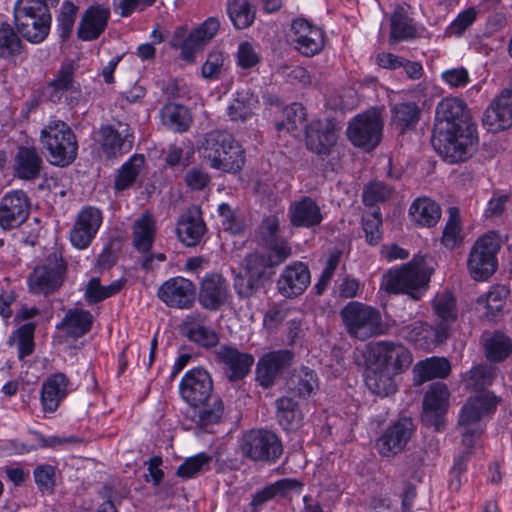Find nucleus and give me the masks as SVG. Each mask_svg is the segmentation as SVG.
I'll use <instances>...</instances> for the list:
<instances>
[{"instance_id": "de8ad7c7", "label": "nucleus", "mask_w": 512, "mask_h": 512, "mask_svg": "<svg viewBox=\"0 0 512 512\" xmlns=\"http://www.w3.org/2000/svg\"><path fill=\"white\" fill-rule=\"evenodd\" d=\"M144 162L143 155L135 154L122 164L115 176L114 189L123 191L130 188L136 181Z\"/></svg>"}, {"instance_id": "a19ab883", "label": "nucleus", "mask_w": 512, "mask_h": 512, "mask_svg": "<svg viewBox=\"0 0 512 512\" xmlns=\"http://www.w3.org/2000/svg\"><path fill=\"white\" fill-rule=\"evenodd\" d=\"M206 231V225L197 212L182 215L177 226V234L182 243L195 246Z\"/></svg>"}, {"instance_id": "a211bd4d", "label": "nucleus", "mask_w": 512, "mask_h": 512, "mask_svg": "<svg viewBox=\"0 0 512 512\" xmlns=\"http://www.w3.org/2000/svg\"><path fill=\"white\" fill-rule=\"evenodd\" d=\"M414 429L408 417L400 418L377 439L376 449L383 457L391 458L400 453L407 445Z\"/></svg>"}, {"instance_id": "c756f323", "label": "nucleus", "mask_w": 512, "mask_h": 512, "mask_svg": "<svg viewBox=\"0 0 512 512\" xmlns=\"http://www.w3.org/2000/svg\"><path fill=\"white\" fill-rule=\"evenodd\" d=\"M206 316L199 312L187 315L182 322V331L187 338L205 348L214 347L219 342L218 334L204 325Z\"/></svg>"}, {"instance_id": "680f3d73", "label": "nucleus", "mask_w": 512, "mask_h": 512, "mask_svg": "<svg viewBox=\"0 0 512 512\" xmlns=\"http://www.w3.org/2000/svg\"><path fill=\"white\" fill-rule=\"evenodd\" d=\"M77 11L78 7L74 3L70 1L62 3L60 13L57 16V25L59 35L63 41L68 39L72 33Z\"/></svg>"}, {"instance_id": "473e14b6", "label": "nucleus", "mask_w": 512, "mask_h": 512, "mask_svg": "<svg viewBox=\"0 0 512 512\" xmlns=\"http://www.w3.org/2000/svg\"><path fill=\"white\" fill-rule=\"evenodd\" d=\"M76 91L74 67L71 63H63L57 71L55 78L43 88L44 96L54 104L61 102L67 93Z\"/></svg>"}, {"instance_id": "6e6552de", "label": "nucleus", "mask_w": 512, "mask_h": 512, "mask_svg": "<svg viewBox=\"0 0 512 512\" xmlns=\"http://www.w3.org/2000/svg\"><path fill=\"white\" fill-rule=\"evenodd\" d=\"M278 262L272 258H243L241 271L235 276L234 288L242 299L251 298L260 288L262 280L270 279Z\"/></svg>"}, {"instance_id": "ddd939ff", "label": "nucleus", "mask_w": 512, "mask_h": 512, "mask_svg": "<svg viewBox=\"0 0 512 512\" xmlns=\"http://www.w3.org/2000/svg\"><path fill=\"white\" fill-rule=\"evenodd\" d=\"M179 394L190 407H199L211 399L215 395L210 373L202 367L187 371L180 381Z\"/></svg>"}, {"instance_id": "c85d7f7f", "label": "nucleus", "mask_w": 512, "mask_h": 512, "mask_svg": "<svg viewBox=\"0 0 512 512\" xmlns=\"http://www.w3.org/2000/svg\"><path fill=\"white\" fill-rule=\"evenodd\" d=\"M232 134L223 130H213L205 134L201 143V152L208 160L210 167H229L233 168V161L223 162L220 158L224 148H231Z\"/></svg>"}, {"instance_id": "0eeeda50", "label": "nucleus", "mask_w": 512, "mask_h": 512, "mask_svg": "<svg viewBox=\"0 0 512 512\" xmlns=\"http://www.w3.org/2000/svg\"><path fill=\"white\" fill-rule=\"evenodd\" d=\"M239 447L242 456L253 462L272 464L283 454L280 438L267 429H251L244 432Z\"/></svg>"}, {"instance_id": "338daca9", "label": "nucleus", "mask_w": 512, "mask_h": 512, "mask_svg": "<svg viewBox=\"0 0 512 512\" xmlns=\"http://www.w3.org/2000/svg\"><path fill=\"white\" fill-rule=\"evenodd\" d=\"M261 56L250 42H241L237 50V65L249 70L259 64Z\"/></svg>"}, {"instance_id": "ea45409f", "label": "nucleus", "mask_w": 512, "mask_h": 512, "mask_svg": "<svg viewBox=\"0 0 512 512\" xmlns=\"http://www.w3.org/2000/svg\"><path fill=\"white\" fill-rule=\"evenodd\" d=\"M420 115L421 110L416 103H397L391 108V124L401 134H404L416 127Z\"/></svg>"}, {"instance_id": "a878e982", "label": "nucleus", "mask_w": 512, "mask_h": 512, "mask_svg": "<svg viewBox=\"0 0 512 512\" xmlns=\"http://www.w3.org/2000/svg\"><path fill=\"white\" fill-rule=\"evenodd\" d=\"M44 161L35 147L19 146L14 156V176L24 181H34L41 177Z\"/></svg>"}, {"instance_id": "69168bd1", "label": "nucleus", "mask_w": 512, "mask_h": 512, "mask_svg": "<svg viewBox=\"0 0 512 512\" xmlns=\"http://www.w3.org/2000/svg\"><path fill=\"white\" fill-rule=\"evenodd\" d=\"M477 16L478 11L474 7L461 11L446 28V35L461 36L476 21Z\"/></svg>"}, {"instance_id": "f257e3e1", "label": "nucleus", "mask_w": 512, "mask_h": 512, "mask_svg": "<svg viewBox=\"0 0 512 512\" xmlns=\"http://www.w3.org/2000/svg\"><path fill=\"white\" fill-rule=\"evenodd\" d=\"M478 131L466 103L446 97L436 106L431 144L447 162L469 159L477 149Z\"/></svg>"}, {"instance_id": "72a5a7b5", "label": "nucleus", "mask_w": 512, "mask_h": 512, "mask_svg": "<svg viewBox=\"0 0 512 512\" xmlns=\"http://www.w3.org/2000/svg\"><path fill=\"white\" fill-rule=\"evenodd\" d=\"M408 214L417 226L432 228L440 221L442 209L435 200L429 197H418L411 203Z\"/></svg>"}, {"instance_id": "58836bf2", "label": "nucleus", "mask_w": 512, "mask_h": 512, "mask_svg": "<svg viewBox=\"0 0 512 512\" xmlns=\"http://www.w3.org/2000/svg\"><path fill=\"white\" fill-rule=\"evenodd\" d=\"M450 371V363L445 358L432 357L420 361L413 369L414 384L421 385L434 378H445Z\"/></svg>"}, {"instance_id": "7ed1b4c3", "label": "nucleus", "mask_w": 512, "mask_h": 512, "mask_svg": "<svg viewBox=\"0 0 512 512\" xmlns=\"http://www.w3.org/2000/svg\"><path fill=\"white\" fill-rule=\"evenodd\" d=\"M434 266L425 258H413L399 269H391L385 275V289L389 293L407 294L412 300L418 301L429 288Z\"/></svg>"}, {"instance_id": "393cba45", "label": "nucleus", "mask_w": 512, "mask_h": 512, "mask_svg": "<svg viewBox=\"0 0 512 512\" xmlns=\"http://www.w3.org/2000/svg\"><path fill=\"white\" fill-rule=\"evenodd\" d=\"M217 360L223 365L224 373L230 381L243 379L254 363L253 355L222 345L216 350Z\"/></svg>"}, {"instance_id": "603ef678", "label": "nucleus", "mask_w": 512, "mask_h": 512, "mask_svg": "<svg viewBox=\"0 0 512 512\" xmlns=\"http://www.w3.org/2000/svg\"><path fill=\"white\" fill-rule=\"evenodd\" d=\"M317 387V375L308 367H301L295 371L289 382L290 392L301 398L310 396Z\"/></svg>"}, {"instance_id": "5701e85b", "label": "nucleus", "mask_w": 512, "mask_h": 512, "mask_svg": "<svg viewBox=\"0 0 512 512\" xmlns=\"http://www.w3.org/2000/svg\"><path fill=\"white\" fill-rule=\"evenodd\" d=\"M405 337L421 349H430L433 346L445 343L450 337L446 326L436 324L432 326L427 322L415 321L402 328Z\"/></svg>"}, {"instance_id": "aec40b11", "label": "nucleus", "mask_w": 512, "mask_h": 512, "mask_svg": "<svg viewBox=\"0 0 512 512\" xmlns=\"http://www.w3.org/2000/svg\"><path fill=\"white\" fill-rule=\"evenodd\" d=\"M337 139L335 124L328 119L312 121L306 128L307 149L322 158L331 155Z\"/></svg>"}, {"instance_id": "bb28decb", "label": "nucleus", "mask_w": 512, "mask_h": 512, "mask_svg": "<svg viewBox=\"0 0 512 512\" xmlns=\"http://www.w3.org/2000/svg\"><path fill=\"white\" fill-rule=\"evenodd\" d=\"M69 378L62 372L49 375L42 383L41 405L45 412H55L68 395Z\"/></svg>"}, {"instance_id": "dca6fc26", "label": "nucleus", "mask_w": 512, "mask_h": 512, "mask_svg": "<svg viewBox=\"0 0 512 512\" xmlns=\"http://www.w3.org/2000/svg\"><path fill=\"white\" fill-rule=\"evenodd\" d=\"M157 295L168 307L189 309L196 298V287L184 277H172L159 287Z\"/></svg>"}, {"instance_id": "f704fd0d", "label": "nucleus", "mask_w": 512, "mask_h": 512, "mask_svg": "<svg viewBox=\"0 0 512 512\" xmlns=\"http://www.w3.org/2000/svg\"><path fill=\"white\" fill-rule=\"evenodd\" d=\"M187 412L189 417L198 427L208 429L210 426L220 423L224 414L222 399L215 395L199 407H190Z\"/></svg>"}, {"instance_id": "4d7b16f0", "label": "nucleus", "mask_w": 512, "mask_h": 512, "mask_svg": "<svg viewBox=\"0 0 512 512\" xmlns=\"http://www.w3.org/2000/svg\"><path fill=\"white\" fill-rule=\"evenodd\" d=\"M212 456L205 453H198L192 457L187 458L176 471L177 476L183 479L193 478L210 468Z\"/></svg>"}, {"instance_id": "4468645a", "label": "nucleus", "mask_w": 512, "mask_h": 512, "mask_svg": "<svg viewBox=\"0 0 512 512\" xmlns=\"http://www.w3.org/2000/svg\"><path fill=\"white\" fill-rule=\"evenodd\" d=\"M449 390L442 382L432 383L423 398L422 422L439 431L449 407Z\"/></svg>"}, {"instance_id": "a18cd8bd", "label": "nucleus", "mask_w": 512, "mask_h": 512, "mask_svg": "<svg viewBox=\"0 0 512 512\" xmlns=\"http://www.w3.org/2000/svg\"><path fill=\"white\" fill-rule=\"evenodd\" d=\"M508 294L509 290L505 286H494L477 299L478 309L483 310V314L489 320H493L502 311Z\"/></svg>"}, {"instance_id": "7c9ffc66", "label": "nucleus", "mask_w": 512, "mask_h": 512, "mask_svg": "<svg viewBox=\"0 0 512 512\" xmlns=\"http://www.w3.org/2000/svg\"><path fill=\"white\" fill-rule=\"evenodd\" d=\"M288 215L294 227L313 228L323 220L319 205L308 196L293 202L289 207Z\"/></svg>"}, {"instance_id": "3c124183", "label": "nucleus", "mask_w": 512, "mask_h": 512, "mask_svg": "<svg viewBox=\"0 0 512 512\" xmlns=\"http://www.w3.org/2000/svg\"><path fill=\"white\" fill-rule=\"evenodd\" d=\"M18 31L8 23L0 25V59H13L19 56L23 51V43L19 37Z\"/></svg>"}, {"instance_id": "864d4df0", "label": "nucleus", "mask_w": 512, "mask_h": 512, "mask_svg": "<svg viewBox=\"0 0 512 512\" xmlns=\"http://www.w3.org/2000/svg\"><path fill=\"white\" fill-rule=\"evenodd\" d=\"M503 242L504 238L498 231H488L476 239L469 256H496Z\"/></svg>"}, {"instance_id": "39448f33", "label": "nucleus", "mask_w": 512, "mask_h": 512, "mask_svg": "<svg viewBox=\"0 0 512 512\" xmlns=\"http://www.w3.org/2000/svg\"><path fill=\"white\" fill-rule=\"evenodd\" d=\"M40 142L47 151L50 164L57 167L69 166L77 157L78 143L70 126L57 119H52L43 127Z\"/></svg>"}, {"instance_id": "20e7f679", "label": "nucleus", "mask_w": 512, "mask_h": 512, "mask_svg": "<svg viewBox=\"0 0 512 512\" xmlns=\"http://www.w3.org/2000/svg\"><path fill=\"white\" fill-rule=\"evenodd\" d=\"M51 8L52 6L42 0H17L13 17L18 33L32 44L43 42L51 28Z\"/></svg>"}, {"instance_id": "2f4dec72", "label": "nucleus", "mask_w": 512, "mask_h": 512, "mask_svg": "<svg viewBox=\"0 0 512 512\" xmlns=\"http://www.w3.org/2000/svg\"><path fill=\"white\" fill-rule=\"evenodd\" d=\"M159 118L166 130L178 134L187 132L193 123L189 108L174 102H168L161 107Z\"/></svg>"}, {"instance_id": "e2e57ef3", "label": "nucleus", "mask_w": 512, "mask_h": 512, "mask_svg": "<svg viewBox=\"0 0 512 512\" xmlns=\"http://www.w3.org/2000/svg\"><path fill=\"white\" fill-rule=\"evenodd\" d=\"M223 162L233 161V168L229 167H214V169L221 170L226 173H237L241 171L245 163V150L232 136L231 148H224L220 156ZM232 165V163L230 164Z\"/></svg>"}, {"instance_id": "0e129e2a", "label": "nucleus", "mask_w": 512, "mask_h": 512, "mask_svg": "<svg viewBox=\"0 0 512 512\" xmlns=\"http://www.w3.org/2000/svg\"><path fill=\"white\" fill-rule=\"evenodd\" d=\"M283 113L285 120L276 122L275 127L277 131H295L297 124L305 120V109L300 103H292L284 109Z\"/></svg>"}, {"instance_id": "13d9d810", "label": "nucleus", "mask_w": 512, "mask_h": 512, "mask_svg": "<svg viewBox=\"0 0 512 512\" xmlns=\"http://www.w3.org/2000/svg\"><path fill=\"white\" fill-rule=\"evenodd\" d=\"M497 376V368L492 365H478L473 367L466 377L467 386L480 391L490 386Z\"/></svg>"}, {"instance_id": "cd10ccee", "label": "nucleus", "mask_w": 512, "mask_h": 512, "mask_svg": "<svg viewBox=\"0 0 512 512\" xmlns=\"http://www.w3.org/2000/svg\"><path fill=\"white\" fill-rule=\"evenodd\" d=\"M110 11L100 5L88 7L82 15L77 36L83 41L96 40L106 29Z\"/></svg>"}, {"instance_id": "49530a36", "label": "nucleus", "mask_w": 512, "mask_h": 512, "mask_svg": "<svg viewBox=\"0 0 512 512\" xmlns=\"http://www.w3.org/2000/svg\"><path fill=\"white\" fill-rule=\"evenodd\" d=\"M228 16L236 29H246L255 20V9L249 0H227Z\"/></svg>"}, {"instance_id": "6e6d98bb", "label": "nucleus", "mask_w": 512, "mask_h": 512, "mask_svg": "<svg viewBox=\"0 0 512 512\" xmlns=\"http://www.w3.org/2000/svg\"><path fill=\"white\" fill-rule=\"evenodd\" d=\"M382 214L380 208L366 211L362 216V228L365 233L366 242L377 245L382 238Z\"/></svg>"}, {"instance_id": "c03bdc74", "label": "nucleus", "mask_w": 512, "mask_h": 512, "mask_svg": "<svg viewBox=\"0 0 512 512\" xmlns=\"http://www.w3.org/2000/svg\"><path fill=\"white\" fill-rule=\"evenodd\" d=\"M257 102L258 98L251 90H239L234 94L231 103L227 107V114L232 121H244L252 115Z\"/></svg>"}, {"instance_id": "8fccbe9b", "label": "nucleus", "mask_w": 512, "mask_h": 512, "mask_svg": "<svg viewBox=\"0 0 512 512\" xmlns=\"http://www.w3.org/2000/svg\"><path fill=\"white\" fill-rule=\"evenodd\" d=\"M432 306L434 313L440 319L441 326H446L451 331V325L457 318L456 302L450 291L438 293L433 301Z\"/></svg>"}, {"instance_id": "9b49d317", "label": "nucleus", "mask_w": 512, "mask_h": 512, "mask_svg": "<svg viewBox=\"0 0 512 512\" xmlns=\"http://www.w3.org/2000/svg\"><path fill=\"white\" fill-rule=\"evenodd\" d=\"M66 271L64 258H49L46 263L36 266L28 276L29 291L44 296L56 292L64 282Z\"/></svg>"}, {"instance_id": "f8f14e48", "label": "nucleus", "mask_w": 512, "mask_h": 512, "mask_svg": "<svg viewBox=\"0 0 512 512\" xmlns=\"http://www.w3.org/2000/svg\"><path fill=\"white\" fill-rule=\"evenodd\" d=\"M98 134L101 151L107 159L120 158L133 148L134 131L127 123L103 125Z\"/></svg>"}, {"instance_id": "9d476101", "label": "nucleus", "mask_w": 512, "mask_h": 512, "mask_svg": "<svg viewBox=\"0 0 512 512\" xmlns=\"http://www.w3.org/2000/svg\"><path fill=\"white\" fill-rule=\"evenodd\" d=\"M382 131L380 115L375 111H366L349 122L346 133L354 146L370 151L380 143Z\"/></svg>"}, {"instance_id": "2eb2a0df", "label": "nucleus", "mask_w": 512, "mask_h": 512, "mask_svg": "<svg viewBox=\"0 0 512 512\" xmlns=\"http://www.w3.org/2000/svg\"><path fill=\"white\" fill-rule=\"evenodd\" d=\"M30 214V199L23 190H12L0 200V227L11 230L23 224Z\"/></svg>"}, {"instance_id": "f3484780", "label": "nucleus", "mask_w": 512, "mask_h": 512, "mask_svg": "<svg viewBox=\"0 0 512 512\" xmlns=\"http://www.w3.org/2000/svg\"><path fill=\"white\" fill-rule=\"evenodd\" d=\"M291 40L299 53L311 57L322 51L324 32L306 19L297 18L291 24Z\"/></svg>"}, {"instance_id": "6ab92c4d", "label": "nucleus", "mask_w": 512, "mask_h": 512, "mask_svg": "<svg viewBox=\"0 0 512 512\" xmlns=\"http://www.w3.org/2000/svg\"><path fill=\"white\" fill-rule=\"evenodd\" d=\"M293 353L289 350H276L264 354L256 366V380L263 388H269L292 364Z\"/></svg>"}, {"instance_id": "412c9836", "label": "nucleus", "mask_w": 512, "mask_h": 512, "mask_svg": "<svg viewBox=\"0 0 512 512\" xmlns=\"http://www.w3.org/2000/svg\"><path fill=\"white\" fill-rule=\"evenodd\" d=\"M102 221L103 216L100 209L93 206L83 207L70 232L71 244L78 249L87 248L95 238Z\"/></svg>"}, {"instance_id": "b1692460", "label": "nucleus", "mask_w": 512, "mask_h": 512, "mask_svg": "<svg viewBox=\"0 0 512 512\" xmlns=\"http://www.w3.org/2000/svg\"><path fill=\"white\" fill-rule=\"evenodd\" d=\"M311 282V274L306 264L296 261L288 265L277 280L279 293L286 298L301 295Z\"/></svg>"}, {"instance_id": "774afa93", "label": "nucleus", "mask_w": 512, "mask_h": 512, "mask_svg": "<svg viewBox=\"0 0 512 512\" xmlns=\"http://www.w3.org/2000/svg\"><path fill=\"white\" fill-rule=\"evenodd\" d=\"M218 213L222 218V228L231 234L237 235L244 231L243 221L238 219L227 203H221L218 206Z\"/></svg>"}, {"instance_id": "79ce46f5", "label": "nucleus", "mask_w": 512, "mask_h": 512, "mask_svg": "<svg viewBox=\"0 0 512 512\" xmlns=\"http://www.w3.org/2000/svg\"><path fill=\"white\" fill-rule=\"evenodd\" d=\"M277 419L286 431H296L302 424V413L298 402L292 397L283 396L276 401Z\"/></svg>"}, {"instance_id": "5fc2aeb1", "label": "nucleus", "mask_w": 512, "mask_h": 512, "mask_svg": "<svg viewBox=\"0 0 512 512\" xmlns=\"http://www.w3.org/2000/svg\"><path fill=\"white\" fill-rule=\"evenodd\" d=\"M171 45L173 47H180L181 58L189 63L194 62L196 53L204 46V44L198 41L196 37H193L191 33L185 37V29L183 27H179L175 30Z\"/></svg>"}, {"instance_id": "4c0bfd02", "label": "nucleus", "mask_w": 512, "mask_h": 512, "mask_svg": "<svg viewBox=\"0 0 512 512\" xmlns=\"http://www.w3.org/2000/svg\"><path fill=\"white\" fill-rule=\"evenodd\" d=\"M418 36L417 29L412 19L402 7H397L390 19L389 44L393 45L400 41H408Z\"/></svg>"}, {"instance_id": "4be33fe9", "label": "nucleus", "mask_w": 512, "mask_h": 512, "mask_svg": "<svg viewBox=\"0 0 512 512\" xmlns=\"http://www.w3.org/2000/svg\"><path fill=\"white\" fill-rule=\"evenodd\" d=\"M229 298V284L221 274H208L202 279L198 293V302L202 308L216 311L224 306Z\"/></svg>"}, {"instance_id": "052dcab7", "label": "nucleus", "mask_w": 512, "mask_h": 512, "mask_svg": "<svg viewBox=\"0 0 512 512\" xmlns=\"http://www.w3.org/2000/svg\"><path fill=\"white\" fill-rule=\"evenodd\" d=\"M470 276L475 281H486L498 268L497 258H468Z\"/></svg>"}, {"instance_id": "f03ea898", "label": "nucleus", "mask_w": 512, "mask_h": 512, "mask_svg": "<svg viewBox=\"0 0 512 512\" xmlns=\"http://www.w3.org/2000/svg\"><path fill=\"white\" fill-rule=\"evenodd\" d=\"M412 362L410 352L400 343L379 341L366 352L365 384L375 395L388 397L397 391L395 376Z\"/></svg>"}, {"instance_id": "e433bc0d", "label": "nucleus", "mask_w": 512, "mask_h": 512, "mask_svg": "<svg viewBox=\"0 0 512 512\" xmlns=\"http://www.w3.org/2000/svg\"><path fill=\"white\" fill-rule=\"evenodd\" d=\"M93 316L83 309H69L59 324L58 330H62L67 336L77 339L87 334L92 327Z\"/></svg>"}, {"instance_id": "09e8293b", "label": "nucleus", "mask_w": 512, "mask_h": 512, "mask_svg": "<svg viewBox=\"0 0 512 512\" xmlns=\"http://www.w3.org/2000/svg\"><path fill=\"white\" fill-rule=\"evenodd\" d=\"M483 344L485 355L492 362H500L512 353V339L499 331L485 338Z\"/></svg>"}, {"instance_id": "37998d69", "label": "nucleus", "mask_w": 512, "mask_h": 512, "mask_svg": "<svg viewBox=\"0 0 512 512\" xmlns=\"http://www.w3.org/2000/svg\"><path fill=\"white\" fill-rule=\"evenodd\" d=\"M133 245L139 253H147L155 239V221L148 213L138 218L132 228Z\"/></svg>"}, {"instance_id": "c9c22d12", "label": "nucleus", "mask_w": 512, "mask_h": 512, "mask_svg": "<svg viewBox=\"0 0 512 512\" xmlns=\"http://www.w3.org/2000/svg\"><path fill=\"white\" fill-rule=\"evenodd\" d=\"M447 215L439 241L445 251L452 252L464 242L463 223L458 207L450 206Z\"/></svg>"}, {"instance_id": "423d86ee", "label": "nucleus", "mask_w": 512, "mask_h": 512, "mask_svg": "<svg viewBox=\"0 0 512 512\" xmlns=\"http://www.w3.org/2000/svg\"><path fill=\"white\" fill-rule=\"evenodd\" d=\"M340 316L348 335L360 341L380 336L386 331L380 311L358 301L347 303Z\"/></svg>"}, {"instance_id": "bf43d9fd", "label": "nucleus", "mask_w": 512, "mask_h": 512, "mask_svg": "<svg viewBox=\"0 0 512 512\" xmlns=\"http://www.w3.org/2000/svg\"><path fill=\"white\" fill-rule=\"evenodd\" d=\"M392 192V188L381 181L370 182L363 190V203L368 210L379 208L378 204L387 201Z\"/></svg>"}, {"instance_id": "1a4fd4ad", "label": "nucleus", "mask_w": 512, "mask_h": 512, "mask_svg": "<svg viewBox=\"0 0 512 512\" xmlns=\"http://www.w3.org/2000/svg\"><path fill=\"white\" fill-rule=\"evenodd\" d=\"M497 406V397L491 392H481L475 397L469 398L467 403L462 407L458 424L461 428L462 442L471 449L473 445V437L479 435V421L485 413H489Z\"/></svg>"}]
</instances>
